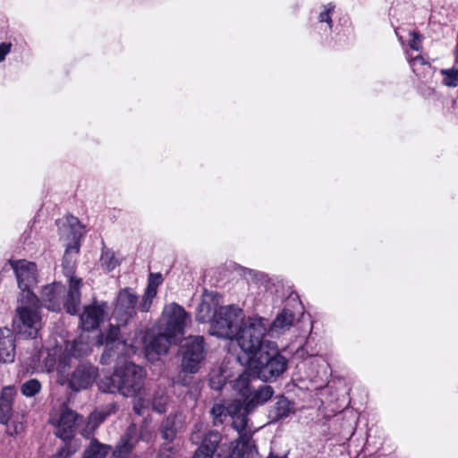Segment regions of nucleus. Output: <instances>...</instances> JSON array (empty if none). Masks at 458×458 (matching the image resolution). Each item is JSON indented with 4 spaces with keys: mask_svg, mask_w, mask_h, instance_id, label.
Listing matches in <instances>:
<instances>
[{
    "mask_svg": "<svg viewBox=\"0 0 458 458\" xmlns=\"http://www.w3.org/2000/svg\"><path fill=\"white\" fill-rule=\"evenodd\" d=\"M267 320L261 317L243 320L241 309L219 307L212 317L209 332L218 338H235L242 352H250L258 346V339L265 336Z\"/></svg>",
    "mask_w": 458,
    "mask_h": 458,
    "instance_id": "f257e3e1",
    "label": "nucleus"
},
{
    "mask_svg": "<svg viewBox=\"0 0 458 458\" xmlns=\"http://www.w3.org/2000/svg\"><path fill=\"white\" fill-rule=\"evenodd\" d=\"M264 336L258 339V346L250 352H242L238 356L241 364L247 366L254 378L263 382H275L288 369V359L281 353L274 342H265Z\"/></svg>",
    "mask_w": 458,
    "mask_h": 458,
    "instance_id": "f03ea898",
    "label": "nucleus"
},
{
    "mask_svg": "<svg viewBox=\"0 0 458 458\" xmlns=\"http://www.w3.org/2000/svg\"><path fill=\"white\" fill-rule=\"evenodd\" d=\"M190 441L198 445L192 458H254L258 454L253 440L238 437L234 445L228 444L223 441L222 434L214 429L205 432L193 430Z\"/></svg>",
    "mask_w": 458,
    "mask_h": 458,
    "instance_id": "7ed1b4c3",
    "label": "nucleus"
},
{
    "mask_svg": "<svg viewBox=\"0 0 458 458\" xmlns=\"http://www.w3.org/2000/svg\"><path fill=\"white\" fill-rule=\"evenodd\" d=\"M68 291L65 286L58 282L45 285L38 298L40 304L47 310L58 312L64 308L66 312L76 315L81 310V288L82 280L74 276H68Z\"/></svg>",
    "mask_w": 458,
    "mask_h": 458,
    "instance_id": "20e7f679",
    "label": "nucleus"
},
{
    "mask_svg": "<svg viewBox=\"0 0 458 458\" xmlns=\"http://www.w3.org/2000/svg\"><path fill=\"white\" fill-rule=\"evenodd\" d=\"M145 371L132 362L117 366L113 374L98 381L99 391L106 394L119 393L125 397L137 396L144 387Z\"/></svg>",
    "mask_w": 458,
    "mask_h": 458,
    "instance_id": "39448f33",
    "label": "nucleus"
},
{
    "mask_svg": "<svg viewBox=\"0 0 458 458\" xmlns=\"http://www.w3.org/2000/svg\"><path fill=\"white\" fill-rule=\"evenodd\" d=\"M249 372L239 375L233 382L232 387L241 400V411L245 419L258 407L264 405L274 395V388L268 385L253 386L256 380Z\"/></svg>",
    "mask_w": 458,
    "mask_h": 458,
    "instance_id": "423d86ee",
    "label": "nucleus"
},
{
    "mask_svg": "<svg viewBox=\"0 0 458 458\" xmlns=\"http://www.w3.org/2000/svg\"><path fill=\"white\" fill-rule=\"evenodd\" d=\"M214 426L222 425L230 417L232 427L238 432L241 439L252 440L249 419H245L241 411V400L235 398L229 401H220L214 403L210 410Z\"/></svg>",
    "mask_w": 458,
    "mask_h": 458,
    "instance_id": "0eeeda50",
    "label": "nucleus"
},
{
    "mask_svg": "<svg viewBox=\"0 0 458 458\" xmlns=\"http://www.w3.org/2000/svg\"><path fill=\"white\" fill-rule=\"evenodd\" d=\"M18 286L21 291V301L24 304L35 305L38 302V297L34 293L33 288L38 283L37 265L27 260L11 261Z\"/></svg>",
    "mask_w": 458,
    "mask_h": 458,
    "instance_id": "6e6552de",
    "label": "nucleus"
},
{
    "mask_svg": "<svg viewBox=\"0 0 458 458\" xmlns=\"http://www.w3.org/2000/svg\"><path fill=\"white\" fill-rule=\"evenodd\" d=\"M179 353L182 357L181 367L183 372L197 373L205 360L204 337L190 335L181 344Z\"/></svg>",
    "mask_w": 458,
    "mask_h": 458,
    "instance_id": "1a4fd4ad",
    "label": "nucleus"
},
{
    "mask_svg": "<svg viewBox=\"0 0 458 458\" xmlns=\"http://www.w3.org/2000/svg\"><path fill=\"white\" fill-rule=\"evenodd\" d=\"M13 325L19 335L25 338H36L40 327L38 304H25L22 307L17 308V315L13 319Z\"/></svg>",
    "mask_w": 458,
    "mask_h": 458,
    "instance_id": "9d476101",
    "label": "nucleus"
},
{
    "mask_svg": "<svg viewBox=\"0 0 458 458\" xmlns=\"http://www.w3.org/2000/svg\"><path fill=\"white\" fill-rule=\"evenodd\" d=\"M138 301L139 297L131 288L126 287L119 291L113 311V318L116 322L114 327H124L133 318Z\"/></svg>",
    "mask_w": 458,
    "mask_h": 458,
    "instance_id": "9b49d317",
    "label": "nucleus"
},
{
    "mask_svg": "<svg viewBox=\"0 0 458 458\" xmlns=\"http://www.w3.org/2000/svg\"><path fill=\"white\" fill-rule=\"evenodd\" d=\"M163 317L165 319L163 331L180 341L184 335V328L191 320V317L182 306L175 302L165 307Z\"/></svg>",
    "mask_w": 458,
    "mask_h": 458,
    "instance_id": "f8f14e48",
    "label": "nucleus"
},
{
    "mask_svg": "<svg viewBox=\"0 0 458 458\" xmlns=\"http://www.w3.org/2000/svg\"><path fill=\"white\" fill-rule=\"evenodd\" d=\"M119 334L120 328L110 325L106 334L101 333L98 335L97 344L105 345L104 352L100 358L102 364L108 365L123 355L126 345L125 342L120 340Z\"/></svg>",
    "mask_w": 458,
    "mask_h": 458,
    "instance_id": "ddd939ff",
    "label": "nucleus"
},
{
    "mask_svg": "<svg viewBox=\"0 0 458 458\" xmlns=\"http://www.w3.org/2000/svg\"><path fill=\"white\" fill-rule=\"evenodd\" d=\"M81 417L76 411L71 410L67 406L61 410L60 417L55 425V435L63 442H79L75 438L77 428L81 421Z\"/></svg>",
    "mask_w": 458,
    "mask_h": 458,
    "instance_id": "4468645a",
    "label": "nucleus"
},
{
    "mask_svg": "<svg viewBox=\"0 0 458 458\" xmlns=\"http://www.w3.org/2000/svg\"><path fill=\"white\" fill-rule=\"evenodd\" d=\"M98 375V369L88 361L80 362L71 372L68 386L73 392L91 387Z\"/></svg>",
    "mask_w": 458,
    "mask_h": 458,
    "instance_id": "2eb2a0df",
    "label": "nucleus"
},
{
    "mask_svg": "<svg viewBox=\"0 0 458 458\" xmlns=\"http://www.w3.org/2000/svg\"><path fill=\"white\" fill-rule=\"evenodd\" d=\"M178 341L162 331L157 335L148 333L144 336L145 355L149 360H156L161 354L168 352L171 344H176Z\"/></svg>",
    "mask_w": 458,
    "mask_h": 458,
    "instance_id": "dca6fc26",
    "label": "nucleus"
},
{
    "mask_svg": "<svg viewBox=\"0 0 458 458\" xmlns=\"http://www.w3.org/2000/svg\"><path fill=\"white\" fill-rule=\"evenodd\" d=\"M140 438L137 425L133 422L131 423L114 448L112 447V456L114 458H128Z\"/></svg>",
    "mask_w": 458,
    "mask_h": 458,
    "instance_id": "f3484780",
    "label": "nucleus"
},
{
    "mask_svg": "<svg viewBox=\"0 0 458 458\" xmlns=\"http://www.w3.org/2000/svg\"><path fill=\"white\" fill-rule=\"evenodd\" d=\"M184 420L179 411L169 413L162 420L158 427V433L162 441L176 443L177 436L183 430Z\"/></svg>",
    "mask_w": 458,
    "mask_h": 458,
    "instance_id": "a211bd4d",
    "label": "nucleus"
},
{
    "mask_svg": "<svg viewBox=\"0 0 458 458\" xmlns=\"http://www.w3.org/2000/svg\"><path fill=\"white\" fill-rule=\"evenodd\" d=\"M106 303L97 302L88 305L84 308L83 313L80 316V321L82 328L86 331H91L98 327L104 319Z\"/></svg>",
    "mask_w": 458,
    "mask_h": 458,
    "instance_id": "6ab92c4d",
    "label": "nucleus"
},
{
    "mask_svg": "<svg viewBox=\"0 0 458 458\" xmlns=\"http://www.w3.org/2000/svg\"><path fill=\"white\" fill-rule=\"evenodd\" d=\"M16 394L17 391L13 386H6L2 388L0 393V424L10 422Z\"/></svg>",
    "mask_w": 458,
    "mask_h": 458,
    "instance_id": "aec40b11",
    "label": "nucleus"
},
{
    "mask_svg": "<svg viewBox=\"0 0 458 458\" xmlns=\"http://www.w3.org/2000/svg\"><path fill=\"white\" fill-rule=\"evenodd\" d=\"M294 412V403L290 401L284 395H279L276 402L268 410V419L270 422L275 423L284 420Z\"/></svg>",
    "mask_w": 458,
    "mask_h": 458,
    "instance_id": "412c9836",
    "label": "nucleus"
},
{
    "mask_svg": "<svg viewBox=\"0 0 458 458\" xmlns=\"http://www.w3.org/2000/svg\"><path fill=\"white\" fill-rule=\"evenodd\" d=\"M218 294L207 293L203 294V299L198 306L197 318L200 322H206L212 319L213 315L218 310Z\"/></svg>",
    "mask_w": 458,
    "mask_h": 458,
    "instance_id": "4be33fe9",
    "label": "nucleus"
},
{
    "mask_svg": "<svg viewBox=\"0 0 458 458\" xmlns=\"http://www.w3.org/2000/svg\"><path fill=\"white\" fill-rule=\"evenodd\" d=\"M15 339L8 328L0 327V362H12L15 356Z\"/></svg>",
    "mask_w": 458,
    "mask_h": 458,
    "instance_id": "5701e85b",
    "label": "nucleus"
},
{
    "mask_svg": "<svg viewBox=\"0 0 458 458\" xmlns=\"http://www.w3.org/2000/svg\"><path fill=\"white\" fill-rule=\"evenodd\" d=\"M117 411L116 404L108 403L107 405L96 409L88 417V422L86 425V430L89 434H93L94 431L103 423L107 417L111 414L115 413Z\"/></svg>",
    "mask_w": 458,
    "mask_h": 458,
    "instance_id": "b1692460",
    "label": "nucleus"
},
{
    "mask_svg": "<svg viewBox=\"0 0 458 458\" xmlns=\"http://www.w3.org/2000/svg\"><path fill=\"white\" fill-rule=\"evenodd\" d=\"M110 445L103 444L97 438L92 437L85 447L81 458H106L111 452Z\"/></svg>",
    "mask_w": 458,
    "mask_h": 458,
    "instance_id": "393cba45",
    "label": "nucleus"
},
{
    "mask_svg": "<svg viewBox=\"0 0 458 458\" xmlns=\"http://www.w3.org/2000/svg\"><path fill=\"white\" fill-rule=\"evenodd\" d=\"M294 313L290 310L284 309L278 313L270 325L269 330L279 333L281 330L288 329L293 326L294 320Z\"/></svg>",
    "mask_w": 458,
    "mask_h": 458,
    "instance_id": "a878e982",
    "label": "nucleus"
},
{
    "mask_svg": "<svg viewBox=\"0 0 458 458\" xmlns=\"http://www.w3.org/2000/svg\"><path fill=\"white\" fill-rule=\"evenodd\" d=\"M80 246L77 242H74L72 244L68 245L65 250L62 266L67 278L68 276H72L73 255L78 254Z\"/></svg>",
    "mask_w": 458,
    "mask_h": 458,
    "instance_id": "bb28decb",
    "label": "nucleus"
},
{
    "mask_svg": "<svg viewBox=\"0 0 458 458\" xmlns=\"http://www.w3.org/2000/svg\"><path fill=\"white\" fill-rule=\"evenodd\" d=\"M71 356L74 358H83L91 352L90 344L82 337L76 338L68 350Z\"/></svg>",
    "mask_w": 458,
    "mask_h": 458,
    "instance_id": "cd10ccee",
    "label": "nucleus"
},
{
    "mask_svg": "<svg viewBox=\"0 0 458 458\" xmlns=\"http://www.w3.org/2000/svg\"><path fill=\"white\" fill-rule=\"evenodd\" d=\"M41 383L36 378H30L21 386V392L26 397H33L41 391Z\"/></svg>",
    "mask_w": 458,
    "mask_h": 458,
    "instance_id": "c85d7f7f",
    "label": "nucleus"
},
{
    "mask_svg": "<svg viewBox=\"0 0 458 458\" xmlns=\"http://www.w3.org/2000/svg\"><path fill=\"white\" fill-rule=\"evenodd\" d=\"M178 450V444L162 441L155 458H174Z\"/></svg>",
    "mask_w": 458,
    "mask_h": 458,
    "instance_id": "c756f323",
    "label": "nucleus"
},
{
    "mask_svg": "<svg viewBox=\"0 0 458 458\" xmlns=\"http://www.w3.org/2000/svg\"><path fill=\"white\" fill-rule=\"evenodd\" d=\"M80 448L79 442H64V445L57 450L51 458H70Z\"/></svg>",
    "mask_w": 458,
    "mask_h": 458,
    "instance_id": "7c9ffc66",
    "label": "nucleus"
},
{
    "mask_svg": "<svg viewBox=\"0 0 458 458\" xmlns=\"http://www.w3.org/2000/svg\"><path fill=\"white\" fill-rule=\"evenodd\" d=\"M100 263L104 269L112 271L119 265V260L115 258L114 251L106 249L102 251Z\"/></svg>",
    "mask_w": 458,
    "mask_h": 458,
    "instance_id": "2f4dec72",
    "label": "nucleus"
},
{
    "mask_svg": "<svg viewBox=\"0 0 458 458\" xmlns=\"http://www.w3.org/2000/svg\"><path fill=\"white\" fill-rule=\"evenodd\" d=\"M168 396L165 394H155L152 398L151 408L152 411L163 414L167 410Z\"/></svg>",
    "mask_w": 458,
    "mask_h": 458,
    "instance_id": "473e14b6",
    "label": "nucleus"
},
{
    "mask_svg": "<svg viewBox=\"0 0 458 458\" xmlns=\"http://www.w3.org/2000/svg\"><path fill=\"white\" fill-rule=\"evenodd\" d=\"M441 74L444 75L443 84L450 88L458 86V69H442Z\"/></svg>",
    "mask_w": 458,
    "mask_h": 458,
    "instance_id": "72a5a7b5",
    "label": "nucleus"
},
{
    "mask_svg": "<svg viewBox=\"0 0 458 458\" xmlns=\"http://www.w3.org/2000/svg\"><path fill=\"white\" fill-rule=\"evenodd\" d=\"M157 290L145 289L142 299L139 304V309L142 312H148L152 305V301L156 297Z\"/></svg>",
    "mask_w": 458,
    "mask_h": 458,
    "instance_id": "f704fd0d",
    "label": "nucleus"
},
{
    "mask_svg": "<svg viewBox=\"0 0 458 458\" xmlns=\"http://www.w3.org/2000/svg\"><path fill=\"white\" fill-rule=\"evenodd\" d=\"M162 282L163 277L160 273H150L146 289L157 290Z\"/></svg>",
    "mask_w": 458,
    "mask_h": 458,
    "instance_id": "c9c22d12",
    "label": "nucleus"
},
{
    "mask_svg": "<svg viewBox=\"0 0 458 458\" xmlns=\"http://www.w3.org/2000/svg\"><path fill=\"white\" fill-rule=\"evenodd\" d=\"M335 5L332 4H328L325 6V11L320 13L318 20L320 22H327L329 27H332V20L330 17L331 13L334 11Z\"/></svg>",
    "mask_w": 458,
    "mask_h": 458,
    "instance_id": "e433bc0d",
    "label": "nucleus"
},
{
    "mask_svg": "<svg viewBox=\"0 0 458 458\" xmlns=\"http://www.w3.org/2000/svg\"><path fill=\"white\" fill-rule=\"evenodd\" d=\"M147 408H148V403L142 398H137L135 396V398L133 400V406H132L133 411L137 415L141 416L144 414Z\"/></svg>",
    "mask_w": 458,
    "mask_h": 458,
    "instance_id": "4c0bfd02",
    "label": "nucleus"
},
{
    "mask_svg": "<svg viewBox=\"0 0 458 458\" xmlns=\"http://www.w3.org/2000/svg\"><path fill=\"white\" fill-rule=\"evenodd\" d=\"M225 377L221 375L213 376L209 379L210 387L216 391L222 390L223 386H225Z\"/></svg>",
    "mask_w": 458,
    "mask_h": 458,
    "instance_id": "58836bf2",
    "label": "nucleus"
},
{
    "mask_svg": "<svg viewBox=\"0 0 458 458\" xmlns=\"http://www.w3.org/2000/svg\"><path fill=\"white\" fill-rule=\"evenodd\" d=\"M412 38L411 39L409 46L411 49L418 51L421 47V37L417 32H412Z\"/></svg>",
    "mask_w": 458,
    "mask_h": 458,
    "instance_id": "ea45409f",
    "label": "nucleus"
},
{
    "mask_svg": "<svg viewBox=\"0 0 458 458\" xmlns=\"http://www.w3.org/2000/svg\"><path fill=\"white\" fill-rule=\"evenodd\" d=\"M6 425V433L10 436H15L19 433L20 429H21L22 425L17 424L14 422H8Z\"/></svg>",
    "mask_w": 458,
    "mask_h": 458,
    "instance_id": "a19ab883",
    "label": "nucleus"
},
{
    "mask_svg": "<svg viewBox=\"0 0 458 458\" xmlns=\"http://www.w3.org/2000/svg\"><path fill=\"white\" fill-rule=\"evenodd\" d=\"M12 47L11 43L3 42L0 44V63L4 60Z\"/></svg>",
    "mask_w": 458,
    "mask_h": 458,
    "instance_id": "79ce46f5",
    "label": "nucleus"
},
{
    "mask_svg": "<svg viewBox=\"0 0 458 458\" xmlns=\"http://www.w3.org/2000/svg\"><path fill=\"white\" fill-rule=\"evenodd\" d=\"M48 357H49V359H47V361H46V367H47V371H51L55 368V359L53 357H50L49 354H48Z\"/></svg>",
    "mask_w": 458,
    "mask_h": 458,
    "instance_id": "37998d69",
    "label": "nucleus"
},
{
    "mask_svg": "<svg viewBox=\"0 0 458 458\" xmlns=\"http://www.w3.org/2000/svg\"><path fill=\"white\" fill-rule=\"evenodd\" d=\"M411 63L416 64L420 63V64H428V62L424 59L422 55H417L415 56L411 61Z\"/></svg>",
    "mask_w": 458,
    "mask_h": 458,
    "instance_id": "c03bdc74",
    "label": "nucleus"
},
{
    "mask_svg": "<svg viewBox=\"0 0 458 458\" xmlns=\"http://www.w3.org/2000/svg\"><path fill=\"white\" fill-rule=\"evenodd\" d=\"M68 223L70 224L71 227H72V229H74V226L76 225H78L81 227L80 222L78 218L75 216H71L70 218H68Z\"/></svg>",
    "mask_w": 458,
    "mask_h": 458,
    "instance_id": "a18cd8bd",
    "label": "nucleus"
},
{
    "mask_svg": "<svg viewBox=\"0 0 458 458\" xmlns=\"http://www.w3.org/2000/svg\"><path fill=\"white\" fill-rule=\"evenodd\" d=\"M454 63L458 64V44L456 45V47L454 48Z\"/></svg>",
    "mask_w": 458,
    "mask_h": 458,
    "instance_id": "49530a36",
    "label": "nucleus"
},
{
    "mask_svg": "<svg viewBox=\"0 0 458 458\" xmlns=\"http://www.w3.org/2000/svg\"><path fill=\"white\" fill-rule=\"evenodd\" d=\"M268 458H287V455L284 454L283 456H278V455H274L273 454H270V455L268 456Z\"/></svg>",
    "mask_w": 458,
    "mask_h": 458,
    "instance_id": "de8ad7c7",
    "label": "nucleus"
},
{
    "mask_svg": "<svg viewBox=\"0 0 458 458\" xmlns=\"http://www.w3.org/2000/svg\"><path fill=\"white\" fill-rule=\"evenodd\" d=\"M182 384L183 386H186V385L188 384V382H187V380H186V379H182Z\"/></svg>",
    "mask_w": 458,
    "mask_h": 458,
    "instance_id": "09e8293b",
    "label": "nucleus"
}]
</instances>
